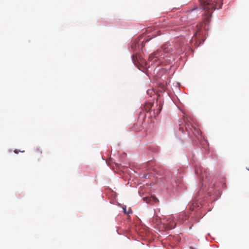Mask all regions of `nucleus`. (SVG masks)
Wrapping results in <instances>:
<instances>
[{"instance_id": "f257e3e1", "label": "nucleus", "mask_w": 249, "mask_h": 249, "mask_svg": "<svg viewBox=\"0 0 249 249\" xmlns=\"http://www.w3.org/2000/svg\"><path fill=\"white\" fill-rule=\"evenodd\" d=\"M222 5V3H220L218 5L216 2L212 0H207L203 2L202 7L205 11L206 17L204 19L203 22L201 24L202 27L203 26L204 24L209 23L210 22L213 11L216 9L221 8Z\"/></svg>"}, {"instance_id": "f03ea898", "label": "nucleus", "mask_w": 249, "mask_h": 249, "mask_svg": "<svg viewBox=\"0 0 249 249\" xmlns=\"http://www.w3.org/2000/svg\"><path fill=\"white\" fill-rule=\"evenodd\" d=\"M162 51L165 53L170 54H177L181 52L179 48H174L172 45L169 43H166L161 46L160 49L157 50L149 56V61H157L158 57L162 55V53L161 52Z\"/></svg>"}, {"instance_id": "7ed1b4c3", "label": "nucleus", "mask_w": 249, "mask_h": 249, "mask_svg": "<svg viewBox=\"0 0 249 249\" xmlns=\"http://www.w3.org/2000/svg\"><path fill=\"white\" fill-rule=\"evenodd\" d=\"M195 171L196 173L199 176L200 178L202 179L204 181L209 180V173L207 171V170L201 165H196L195 166Z\"/></svg>"}, {"instance_id": "20e7f679", "label": "nucleus", "mask_w": 249, "mask_h": 249, "mask_svg": "<svg viewBox=\"0 0 249 249\" xmlns=\"http://www.w3.org/2000/svg\"><path fill=\"white\" fill-rule=\"evenodd\" d=\"M184 122L186 124V129L187 130L190 129L195 134L200 135V131L199 130L196 129L195 127L192 126V123H194V119L192 118H186L184 119Z\"/></svg>"}, {"instance_id": "39448f33", "label": "nucleus", "mask_w": 249, "mask_h": 249, "mask_svg": "<svg viewBox=\"0 0 249 249\" xmlns=\"http://www.w3.org/2000/svg\"><path fill=\"white\" fill-rule=\"evenodd\" d=\"M167 229L171 230L175 228L176 226V222L175 218L173 216H170L167 220V223L165 224Z\"/></svg>"}, {"instance_id": "423d86ee", "label": "nucleus", "mask_w": 249, "mask_h": 249, "mask_svg": "<svg viewBox=\"0 0 249 249\" xmlns=\"http://www.w3.org/2000/svg\"><path fill=\"white\" fill-rule=\"evenodd\" d=\"M141 58V55L138 53L133 55L132 57V60L135 65H137V64L142 63V60Z\"/></svg>"}, {"instance_id": "0eeeda50", "label": "nucleus", "mask_w": 249, "mask_h": 249, "mask_svg": "<svg viewBox=\"0 0 249 249\" xmlns=\"http://www.w3.org/2000/svg\"><path fill=\"white\" fill-rule=\"evenodd\" d=\"M143 200L146 202L147 203H150L152 201H157V199L154 197L146 196L143 198Z\"/></svg>"}, {"instance_id": "6e6552de", "label": "nucleus", "mask_w": 249, "mask_h": 249, "mask_svg": "<svg viewBox=\"0 0 249 249\" xmlns=\"http://www.w3.org/2000/svg\"><path fill=\"white\" fill-rule=\"evenodd\" d=\"M157 107H158L159 110H157L156 111L155 110H154V114H156V115H158L160 113V112L161 109V107L160 105V106L157 105Z\"/></svg>"}, {"instance_id": "1a4fd4ad", "label": "nucleus", "mask_w": 249, "mask_h": 249, "mask_svg": "<svg viewBox=\"0 0 249 249\" xmlns=\"http://www.w3.org/2000/svg\"><path fill=\"white\" fill-rule=\"evenodd\" d=\"M152 92H153V91L150 89H149L147 91V94L150 95V96H151V94H152Z\"/></svg>"}, {"instance_id": "9d476101", "label": "nucleus", "mask_w": 249, "mask_h": 249, "mask_svg": "<svg viewBox=\"0 0 249 249\" xmlns=\"http://www.w3.org/2000/svg\"><path fill=\"white\" fill-rule=\"evenodd\" d=\"M136 44H135V45H132V48L134 50L136 48Z\"/></svg>"}, {"instance_id": "9b49d317", "label": "nucleus", "mask_w": 249, "mask_h": 249, "mask_svg": "<svg viewBox=\"0 0 249 249\" xmlns=\"http://www.w3.org/2000/svg\"><path fill=\"white\" fill-rule=\"evenodd\" d=\"M123 210H124V212L125 213H126V208H123Z\"/></svg>"}, {"instance_id": "f8f14e48", "label": "nucleus", "mask_w": 249, "mask_h": 249, "mask_svg": "<svg viewBox=\"0 0 249 249\" xmlns=\"http://www.w3.org/2000/svg\"><path fill=\"white\" fill-rule=\"evenodd\" d=\"M14 152H15V153H16V154H18V152L17 151V150H15L14 151Z\"/></svg>"}, {"instance_id": "ddd939ff", "label": "nucleus", "mask_w": 249, "mask_h": 249, "mask_svg": "<svg viewBox=\"0 0 249 249\" xmlns=\"http://www.w3.org/2000/svg\"><path fill=\"white\" fill-rule=\"evenodd\" d=\"M190 249H195L192 247H190Z\"/></svg>"}, {"instance_id": "4468645a", "label": "nucleus", "mask_w": 249, "mask_h": 249, "mask_svg": "<svg viewBox=\"0 0 249 249\" xmlns=\"http://www.w3.org/2000/svg\"><path fill=\"white\" fill-rule=\"evenodd\" d=\"M196 35H197V32H196V33H195V34H194V36H196Z\"/></svg>"}]
</instances>
